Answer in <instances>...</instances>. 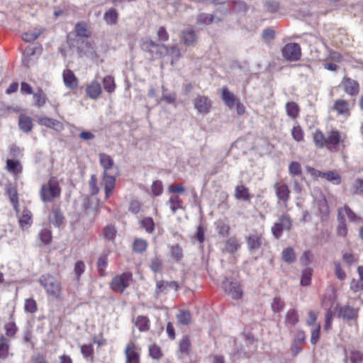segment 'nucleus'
I'll use <instances>...</instances> for the list:
<instances>
[{"label":"nucleus","instance_id":"9d476101","mask_svg":"<svg viewBox=\"0 0 363 363\" xmlns=\"http://www.w3.org/2000/svg\"><path fill=\"white\" fill-rule=\"evenodd\" d=\"M194 106L199 113L207 114L210 111L211 103L207 96H198L194 100Z\"/></svg>","mask_w":363,"mask_h":363},{"label":"nucleus","instance_id":"bb28decb","mask_svg":"<svg viewBox=\"0 0 363 363\" xmlns=\"http://www.w3.org/2000/svg\"><path fill=\"white\" fill-rule=\"evenodd\" d=\"M340 315L345 320H353L357 317V311L350 306H344L340 310Z\"/></svg>","mask_w":363,"mask_h":363},{"label":"nucleus","instance_id":"f704fd0d","mask_svg":"<svg viewBox=\"0 0 363 363\" xmlns=\"http://www.w3.org/2000/svg\"><path fill=\"white\" fill-rule=\"evenodd\" d=\"M43 28H35L33 30L24 33L22 35V38L26 42H32L36 40L43 33Z\"/></svg>","mask_w":363,"mask_h":363},{"label":"nucleus","instance_id":"4d7b16f0","mask_svg":"<svg viewBox=\"0 0 363 363\" xmlns=\"http://www.w3.org/2000/svg\"><path fill=\"white\" fill-rule=\"evenodd\" d=\"M293 138L297 142L303 141V132L299 125L294 126L291 131Z\"/></svg>","mask_w":363,"mask_h":363},{"label":"nucleus","instance_id":"5701e85b","mask_svg":"<svg viewBox=\"0 0 363 363\" xmlns=\"http://www.w3.org/2000/svg\"><path fill=\"white\" fill-rule=\"evenodd\" d=\"M18 126L19 128L25 133L30 132L33 128L31 118L26 115H20L18 118Z\"/></svg>","mask_w":363,"mask_h":363},{"label":"nucleus","instance_id":"a211bd4d","mask_svg":"<svg viewBox=\"0 0 363 363\" xmlns=\"http://www.w3.org/2000/svg\"><path fill=\"white\" fill-rule=\"evenodd\" d=\"M127 363H139V354L136 352V347L133 342H130L125 347Z\"/></svg>","mask_w":363,"mask_h":363},{"label":"nucleus","instance_id":"58836bf2","mask_svg":"<svg viewBox=\"0 0 363 363\" xmlns=\"http://www.w3.org/2000/svg\"><path fill=\"white\" fill-rule=\"evenodd\" d=\"M282 259L285 262L291 264L296 259V255L294 250L291 247L284 249L281 252Z\"/></svg>","mask_w":363,"mask_h":363},{"label":"nucleus","instance_id":"a19ab883","mask_svg":"<svg viewBox=\"0 0 363 363\" xmlns=\"http://www.w3.org/2000/svg\"><path fill=\"white\" fill-rule=\"evenodd\" d=\"M286 110L287 115L292 118H295L298 114V106L294 102H288L286 104Z\"/></svg>","mask_w":363,"mask_h":363},{"label":"nucleus","instance_id":"ddd939ff","mask_svg":"<svg viewBox=\"0 0 363 363\" xmlns=\"http://www.w3.org/2000/svg\"><path fill=\"white\" fill-rule=\"evenodd\" d=\"M221 244L223 245V247H221V250L223 252H225L229 254H234L240 247L239 241L235 236L228 238L226 240L223 241Z\"/></svg>","mask_w":363,"mask_h":363},{"label":"nucleus","instance_id":"13d9d810","mask_svg":"<svg viewBox=\"0 0 363 363\" xmlns=\"http://www.w3.org/2000/svg\"><path fill=\"white\" fill-rule=\"evenodd\" d=\"M217 231L219 235L227 236L229 234L230 227L228 224L218 221L217 223Z\"/></svg>","mask_w":363,"mask_h":363},{"label":"nucleus","instance_id":"423d86ee","mask_svg":"<svg viewBox=\"0 0 363 363\" xmlns=\"http://www.w3.org/2000/svg\"><path fill=\"white\" fill-rule=\"evenodd\" d=\"M292 226V222L289 215L284 214L279 217L277 221L272 227V233L277 238L281 237L284 231H289Z\"/></svg>","mask_w":363,"mask_h":363},{"label":"nucleus","instance_id":"5fc2aeb1","mask_svg":"<svg viewBox=\"0 0 363 363\" xmlns=\"http://www.w3.org/2000/svg\"><path fill=\"white\" fill-rule=\"evenodd\" d=\"M312 276V269L311 268H306L301 275V284L302 286H308L310 284Z\"/></svg>","mask_w":363,"mask_h":363},{"label":"nucleus","instance_id":"39448f33","mask_svg":"<svg viewBox=\"0 0 363 363\" xmlns=\"http://www.w3.org/2000/svg\"><path fill=\"white\" fill-rule=\"evenodd\" d=\"M133 275L130 272H124L114 277L110 284L111 288L115 292L122 293L129 286Z\"/></svg>","mask_w":363,"mask_h":363},{"label":"nucleus","instance_id":"a18cd8bd","mask_svg":"<svg viewBox=\"0 0 363 363\" xmlns=\"http://www.w3.org/2000/svg\"><path fill=\"white\" fill-rule=\"evenodd\" d=\"M147 248V242L145 240L143 239H136L133 245V249L135 252L138 253H142L146 250Z\"/></svg>","mask_w":363,"mask_h":363},{"label":"nucleus","instance_id":"f3484780","mask_svg":"<svg viewBox=\"0 0 363 363\" xmlns=\"http://www.w3.org/2000/svg\"><path fill=\"white\" fill-rule=\"evenodd\" d=\"M38 122L40 125L46 126L57 131H60L63 129V125L62 123L57 120L46 116L38 118Z\"/></svg>","mask_w":363,"mask_h":363},{"label":"nucleus","instance_id":"0eeeda50","mask_svg":"<svg viewBox=\"0 0 363 363\" xmlns=\"http://www.w3.org/2000/svg\"><path fill=\"white\" fill-rule=\"evenodd\" d=\"M222 286L229 296L234 299H238L242 297V289L239 283L236 281H230L228 279L225 278L222 284Z\"/></svg>","mask_w":363,"mask_h":363},{"label":"nucleus","instance_id":"c03bdc74","mask_svg":"<svg viewBox=\"0 0 363 363\" xmlns=\"http://www.w3.org/2000/svg\"><path fill=\"white\" fill-rule=\"evenodd\" d=\"M103 85L104 89L108 93H112L114 91L116 88L114 79L111 76H106L104 78Z\"/></svg>","mask_w":363,"mask_h":363},{"label":"nucleus","instance_id":"2eb2a0df","mask_svg":"<svg viewBox=\"0 0 363 363\" xmlns=\"http://www.w3.org/2000/svg\"><path fill=\"white\" fill-rule=\"evenodd\" d=\"M63 82L66 87L74 89L78 85V79L70 69H65L62 73Z\"/></svg>","mask_w":363,"mask_h":363},{"label":"nucleus","instance_id":"aec40b11","mask_svg":"<svg viewBox=\"0 0 363 363\" xmlns=\"http://www.w3.org/2000/svg\"><path fill=\"white\" fill-rule=\"evenodd\" d=\"M262 236L258 234H251L247 237V247L251 252L258 250L262 245Z\"/></svg>","mask_w":363,"mask_h":363},{"label":"nucleus","instance_id":"2f4dec72","mask_svg":"<svg viewBox=\"0 0 363 363\" xmlns=\"http://www.w3.org/2000/svg\"><path fill=\"white\" fill-rule=\"evenodd\" d=\"M9 350V340L4 335L0 336V359H5L8 357Z\"/></svg>","mask_w":363,"mask_h":363},{"label":"nucleus","instance_id":"a878e982","mask_svg":"<svg viewBox=\"0 0 363 363\" xmlns=\"http://www.w3.org/2000/svg\"><path fill=\"white\" fill-rule=\"evenodd\" d=\"M133 321L134 325L141 332L147 331L150 329V320L146 316L138 315Z\"/></svg>","mask_w":363,"mask_h":363},{"label":"nucleus","instance_id":"052dcab7","mask_svg":"<svg viewBox=\"0 0 363 363\" xmlns=\"http://www.w3.org/2000/svg\"><path fill=\"white\" fill-rule=\"evenodd\" d=\"M116 229L112 225H107L104 229V235L105 239L106 240H113L116 235Z\"/></svg>","mask_w":363,"mask_h":363},{"label":"nucleus","instance_id":"ea45409f","mask_svg":"<svg viewBox=\"0 0 363 363\" xmlns=\"http://www.w3.org/2000/svg\"><path fill=\"white\" fill-rule=\"evenodd\" d=\"M323 178L326 179L327 181L333 183V184H339L341 182L340 175L333 171H328L325 172Z\"/></svg>","mask_w":363,"mask_h":363},{"label":"nucleus","instance_id":"37998d69","mask_svg":"<svg viewBox=\"0 0 363 363\" xmlns=\"http://www.w3.org/2000/svg\"><path fill=\"white\" fill-rule=\"evenodd\" d=\"M6 167L9 172L18 173L21 172L22 167L18 160H7Z\"/></svg>","mask_w":363,"mask_h":363},{"label":"nucleus","instance_id":"72a5a7b5","mask_svg":"<svg viewBox=\"0 0 363 363\" xmlns=\"http://www.w3.org/2000/svg\"><path fill=\"white\" fill-rule=\"evenodd\" d=\"M222 99L229 108H232L234 106L235 101V96L225 87L222 89Z\"/></svg>","mask_w":363,"mask_h":363},{"label":"nucleus","instance_id":"cd10ccee","mask_svg":"<svg viewBox=\"0 0 363 363\" xmlns=\"http://www.w3.org/2000/svg\"><path fill=\"white\" fill-rule=\"evenodd\" d=\"M235 196L238 200L250 201L249 189L244 185H238L235 187Z\"/></svg>","mask_w":363,"mask_h":363},{"label":"nucleus","instance_id":"774afa93","mask_svg":"<svg viewBox=\"0 0 363 363\" xmlns=\"http://www.w3.org/2000/svg\"><path fill=\"white\" fill-rule=\"evenodd\" d=\"M171 256L177 261H179L182 257V249L178 246H172L171 247Z\"/></svg>","mask_w":363,"mask_h":363},{"label":"nucleus","instance_id":"603ef678","mask_svg":"<svg viewBox=\"0 0 363 363\" xmlns=\"http://www.w3.org/2000/svg\"><path fill=\"white\" fill-rule=\"evenodd\" d=\"M337 220H338V225L337 227V232L339 235L341 236H346L347 235V226L345 223V218L338 217L337 216Z\"/></svg>","mask_w":363,"mask_h":363},{"label":"nucleus","instance_id":"9b49d317","mask_svg":"<svg viewBox=\"0 0 363 363\" xmlns=\"http://www.w3.org/2000/svg\"><path fill=\"white\" fill-rule=\"evenodd\" d=\"M342 142V137L338 130H332L327 133L326 147L328 149H337V146Z\"/></svg>","mask_w":363,"mask_h":363},{"label":"nucleus","instance_id":"f257e3e1","mask_svg":"<svg viewBox=\"0 0 363 363\" xmlns=\"http://www.w3.org/2000/svg\"><path fill=\"white\" fill-rule=\"evenodd\" d=\"M140 47L145 52L149 54L152 60L162 59L169 52V47L162 43H156L148 37L141 40Z\"/></svg>","mask_w":363,"mask_h":363},{"label":"nucleus","instance_id":"49530a36","mask_svg":"<svg viewBox=\"0 0 363 363\" xmlns=\"http://www.w3.org/2000/svg\"><path fill=\"white\" fill-rule=\"evenodd\" d=\"M191 347L190 340L187 336L184 337L179 342V351L185 354H189Z\"/></svg>","mask_w":363,"mask_h":363},{"label":"nucleus","instance_id":"b1692460","mask_svg":"<svg viewBox=\"0 0 363 363\" xmlns=\"http://www.w3.org/2000/svg\"><path fill=\"white\" fill-rule=\"evenodd\" d=\"M87 96L91 99H96L101 93V87L98 82H92L86 89Z\"/></svg>","mask_w":363,"mask_h":363},{"label":"nucleus","instance_id":"bf43d9fd","mask_svg":"<svg viewBox=\"0 0 363 363\" xmlns=\"http://www.w3.org/2000/svg\"><path fill=\"white\" fill-rule=\"evenodd\" d=\"M284 307V303L280 298L275 297L272 303V309L275 313L280 312Z\"/></svg>","mask_w":363,"mask_h":363},{"label":"nucleus","instance_id":"4be33fe9","mask_svg":"<svg viewBox=\"0 0 363 363\" xmlns=\"http://www.w3.org/2000/svg\"><path fill=\"white\" fill-rule=\"evenodd\" d=\"M49 220L54 225L60 227L65 220L62 211L58 208H54L49 215Z\"/></svg>","mask_w":363,"mask_h":363},{"label":"nucleus","instance_id":"3c124183","mask_svg":"<svg viewBox=\"0 0 363 363\" xmlns=\"http://www.w3.org/2000/svg\"><path fill=\"white\" fill-rule=\"evenodd\" d=\"M38 237L44 244H49L52 240L51 231L48 228H43L38 233Z\"/></svg>","mask_w":363,"mask_h":363},{"label":"nucleus","instance_id":"1a4fd4ad","mask_svg":"<svg viewBox=\"0 0 363 363\" xmlns=\"http://www.w3.org/2000/svg\"><path fill=\"white\" fill-rule=\"evenodd\" d=\"M342 90L350 96H357L359 91V83L350 77H344L341 82Z\"/></svg>","mask_w":363,"mask_h":363},{"label":"nucleus","instance_id":"20e7f679","mask_svg":"<svg viewBox=\"0 0 363 363\" xmlns=\"http://www.w3.org/2000/svg\"><path fill=\"white\" fill-rule=\"evenodd\" d=\"M227 13L228 9L225 8L217 9L212 14L201 13L197 16L196 21L197 23L201 25H209L213 23H218L222 21Z\"/></svg>","mask_w":363,"mask_h":363},{"label":"nucleus","instance_id":"473e14b6","mask_svg":"<svg viewBox=\"0 0 363 363\" xmlns=\"http://www.w3.org/2000/svg\"><path fill=\"white\" fill-rule=\"evenodd\" d=\"M326 138L327 135L325 136L323 132L319 130H316L313 133V141L318 148L326 147Z\"/></svg>","mask_w":363,"mask_h":363},{"label":"nucleus","instance_id":"4c0bfd02","mask_svg":"<svg viewBox=\"0 0 363 363\" xmlns=\"http://www.w3.org/2000/svg\"><path fill=\"white\" fill-rule=\"evenodd\" d=\"M149 267L153 272H160L163 267V262L160 258L155 256L150 259Z\"/></svg>","mask_w":363,"mask_h":363},{"label":"nucleus","instance_id":"412c9836","mask_svg":"<svg viewBox=\"0 0 363 363\" xmlns=\"http://www.w3.org/2000/svg\"><path fill=\"white\" fill-rule=\"evenodd\" d=\"M196 40V35L192 28H186L183 30L182 35V41L185 45H194Z\"/></svg>","mask_w":363,"mask_h":363},{"label":"nucleus","instance_id":"680f3d73","mask_svg":"<svg viewBox=\"0 0 363 363\" xmlns=\"http://www.w3.org/2000/svg\"><path fill=\"white\" fill-rule=\"evenodd\" d=\"M151 189L154 196H160L162 194L163 191L162 182L159 180L155 181L152 184Z\"/></svg>","mask_w":363,"mask_h":363},{"label":"nucleus","instance_id":"864d4df0","mask_svg":"<svg viewBox=\"0 0 363 363\" xmlns=\"http://www.w3.org/2000/svg\"><path fill=\"white\" fill-rule=\"evenodd\" d=\"M289 172L293 176H300L302 173V169L300 163L292 162L289 166Z\"/></svg>","mask_w":363,"mask_h":363},{"label":"nucleus","instance_id":"e2e57ef3","mask_svg":"<svg viewBox=\"0 0 363 363\" xmlns=\"http://www.w3.org/2000/svg\"><path fill=\"white\" fill-rule=\"evenodd\" d=\"M150 355L153 359H160L162 356L160 348L155 345H152L149 348Z\"/></svg>","mask_w":363,"mask_h":363},{"label":"nucleus","instance_id":"c85d7f7f","mask_svg":"<svg viewBox=\"0 0 363 363\" xmlns=\"http://www.w3.org/2000/svg\"><path fill=\"white\" fill-rule=\"evenodd\" d=\"M345 216L350 222H355L359 218L347 206L338 209V217L345 218Z\"/></svg>","mask_w":363,"mask_h":363},{"label":"nucleus","instance_id":"7ed1b4c3","mask_svg":"<svg viewBox=\"0 0 363 363\" xmlns=\"http://www.w3.org/2000/svg\"><path fill=\"white\" fill-rule=\"evenodd\" d=\"M39 282L45 289L48 295L54 298H58L61 295V286L57 279L49 274L42 275Z\"/></svg>","mask_w":363,"mask_h":363},{"label":"nucleus","instance_id":"6e6552de","mask_svg":"<svg viewBox=\"0 0 363 363\" xmlns=\"http://www.w3.org/2000/svg\"><path fill=\"white\" fill-rule=\"evenodd\" d=\"M282 55L289 61H296L301 55V48L298 43L286 44L282 49Z\"/></svg>","mask_w":363,"mask_h":363},{"label":"nucleus","instance_id":"6e6d98bb","mask_svg":"<svg viewBox=\"0 0 363 363\" xmlns=\"http://www.w3.org/2000/svg\"><path fill=\"white\" fill-rule=\"evenodd\" d=\"M85 265L82 261H77L74 267V274L75 279L78 281L80 276L84 272Z\"/></svg>","mask_w":363,"mask_h":363},{"label":"nucleus","instance_id":"c756f323","mask_svg":"<svg viewBox=\"0 0 363 363\" xmlns=\"http://www.w3.org/2000/svg\"><path fill=\"white\" fill-rule=\"evenodd\" d=\"M6 193L9 197L10 201L13 205V209L18 213V196L16 189L14 187L9 186L6 189Z\"/></svg>","mask_w":363,"mask_h":363},{"label":"nucleus","instance_id":"8fccbe9b","mask_svg":"<svg viewBox=\"0 0 363 363\" xmlns=\"http://www.w3.org/2000/svg\"><path fill=\"white\" fill-rule=\"evenodd\" d=\"M33 97L35 99V106L41 107L45 105L47 98L45 94L42 90H39L38 92L35 93Z\"/></svg>","mask_w":363,"mask_h":363},{"label":"nucleus","instance_id":"f8f14e48","mask_svg":"<svg viewBox=\"0 0 363 363\" xmlns=\"http://www.w3.org/2000/svg\"><path fill=\"white\" fill-rule=\"evenodd\" d=\"M101 184L104 187L106 197L108 198L113 193L116 184L114 173L103 174Z\"/></svg>","mask_w":363,"mask_h":363},{"label":"nucleus","instance_id":"69168bd1","mask_svg":"<svg viewBox=\"0 0 363 363\" xmlns=\"http://www.w3.org/2000/svg\"><path fill=\"white\" fill-rule=\"evenodd\" d=\"M335 274L336 277L340 281H342L346 278V274L341 269V266L339 262L335 263Z\"/></svg>","mask_w":363,"mask_h":363},{"label":"nucleus","instance_id":"393cba45","mask_svg":"<svg viewBox=\"0 0 363 363\" xmlns=\"http://www.w3.org/2000/svg\"><path fill=\"white\" fill-rule=\"evenodd\" d=\"M333 108L340 115H349V104L346 100L337 99L335 101Z\"/></svg>","mask_w":363,"mask_h":363},{"label":"nucleus","instance_id":"e433bc0d","mask_svg":"<svg viewBox=\"0 0 363 363\" xmlns=\"http://www.w3.org/2000/svg\"><path fill=\"white\" fill-rule=\"evenodd\" d=\"M118 18V13L116 9H111L107 11L104 16V19L109 25L116 23Z\"/></svg>","mask_w":363,"mask_h":363},{"label":"nucleus","instance_id":"f03ea898","mask_svg":"<svg viewBox=\"0 0 363 363\" xmlns=\"http://www.w3.org/2000/svg\"><path fill=\"white\" fill-rule=\"evenodd\" d=\"M61 188L58 180L52 177L50 180L43 184L40 191V199L43 202H52L60 196Z\"/></svg>","mask_w":363,"mask_h":363},{"label":"nucleus","instance_id":"dca6fc26","mask_svg":"<svg viewBox=\"0 0 363 363\" xmlns=\"http://www.w3.org/2000/svg\"><path fill=\"white\" fill-rule=\"evenodd\" d=\"M277 197L283 203H286L290 198V191L286 184H275L274 186Z\"/></svg>","mask_w":363,"mask_h":363},{"label":"nucleus","instance_id":"338daca9","mask_svg":"<svg viewBox=\"0 0 363 363\" xmlns=\"http://www.w3.org/2000/svg\"><path fill=\"white\" fill-rule=\"evenodd\" d=\"M264 6L268 11L274 13L279 9V3L274 0L268 1L265 3Z\"/></svg>","mask_w":363,"mask_h":363},{"label":"nucleus","instance_id":"de8ad7c7","mask_svg":"<svg viewBox=\"0 0 363 363\" xmlns=\"http://www.w3.org/2000/svg\"><path fill=\"white\" fill-rule=\"evenodd\" d=\"M24 309L27 313H35L38 310L36 301L33 298L26 299Z\"/></svg>","mask_w":363,"mask_h":363},{"label":"nucleus","instance_id":"09e8293b","mask_svg":"<svg viewBox=\"0 0 363 363\" xmlns=\"http://www.w3.org/2000/svg\"><path fill=\"white\" fill-rule=\"evenodd\" d=\"M141 225L148 233H151L154 231L155 223L152 218L147 217L143 219L140 222Z\"/></svg>","mask_w":363,"mask_h":363},{"label":"nucleus","instance_id":"7c9ffc66","mask_svg":"<svg viewBox=\"0 0 363 363\" xmlns=\"http://www.w3.org/2000/svg\"><path fill=\"white\" fill-rule=\"evenodd\" d=\"M298 321L297 311L295 309L289 310L285 318V324L288 328L294 326Z\"/></svg>","mask_w":363,"mask_h":363},{"label":"nucleus","instance_id":"6ab92c4d","mask_svg":"<svg viewBox=\"0 0 363 363\" xmlns=\"http://www.w3.org/2000/svg\"><path fill=\"white\" fill-rule=\"evenodd\" d=\"M17 213V216L18 218L19 225L23 230L25 228H28L32 225V214L31 212L28 209H24L21 214Z\"/></svg>","mask_w":363,"mask_h":363},{"label":"nucleus","instance_id":"79ce46f5","mask_svg":"<svg viewBox=\"0 0 363 363\" xmlns=\"http://www.w3.org/2000/svg\"><path fill=\"white\" fill-rule=\"evenodd\" d=\"M177 319L179 324L187 325L191 321V314L189 311H182L177 315Z\"/></svg>","mask_w":363,"mask_h":363},{"label":"nucleus","instance_id":"4468645a","mask_svg":"<svg viewBox=\"0 0 363 363\" xmlns=\"http://www.w3.org/2000/svg\"><path fill=\"white\" fill-rule=\"evenodd\" d=\"M99 162L104 169L103 174L114 173V162L111 157L105 153L99 155Z\"/></svg>","mask_w":363,"mask_h":363},{"label":"nucleus","instance_id":"c9c22d12","mask_svg":"<svg viewBox=\"0 0 363 363\" xmlns=\"http://www.w3.org/2000/svg\"><path fill=\"white\" fill-rule=\"evenodd\" d=\"M182 200L177 196H170L169 201L167 203L173 213H175L178 209L182 208Z\"/></svg>","mask_w":363,"mask_h":363},{"label":"nucleus","instance_id":"0e129e2a","mask_svg":"<svg viewBox=\"0 0 363 363\" xmlns=\"http://www.w3.org/2000/svg\"><path fill=\"white\" fill-rule=\"evenodd\" d=\"M363 359V354L357 350L351 351L350 360L352 363H361Z\"/></svg>","mask_w":363,"mask_h":363}]
</instances>
